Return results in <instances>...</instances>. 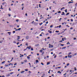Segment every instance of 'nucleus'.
Returning a JSON list of instances; mask_svg holds the SVG:
<instances>
[{
  "instance_id": "obj_11",
  "label": "nucleus",
  "mask_w": 77,
  "mask_h": 77,
  "mask_svg": "<svg viewBox=\"0 0 77 77\" xmlns=\"http://www.w3.org/2000/svg\"><path fill=\"white\" fill-rule=\"evenodd\" d=\"M66 44L67 45H68V44H69H69H70V43H69V42H68L66 43Z\"/></svg>"
},
{
  "instance_id": "obj_28",
  "label": "nucleus",
  "mask_w": 77,
  "mask_h": 77,
  "mask_svg": "<svg viewBox=\"0 0 77 77\" xmlns=\"http://www.w3.org/2000/svg\"><path fill=\"white\" fill-rule=\"evenodd\" d=\"M8 65H5V66L6 67V66H8Z\"/></svg>"
},
{
  "instance_id": "obj_12",
  "label": "nucleus",
  "mask_w": 77,
  "mask_h": 77,
  "mask_svg": "<svg viewBox=\"0 0 77 77\" xmlns=\"http://www.w3.org/2000/svg\"><path fill=\"white\" fill-rule=\"evenodd\" d=\"M65 9V7H63L61 9V11H62V10H63V9Z\"/></svg>"
},
{
  "instance_id": "obj_17",
  "label": "nucleus",
  "mask_w": 77,
  "mask_h": 77,
  "mask_svg": "<svg viewBox=\"0 0 77 77\" xmlns=\"http://www.w3.org/2000/svg\"><path fill=\"white\" fill-rule=\"evenodd\" d=\"M69 13H68L66 14V16L68 15H69Z\"/></svg>"
},
{
  "instance_id": "obj_27",
  "label": "nucleus",
  "mask_w": 77,
  "mask_h": 77,
  "mask_svg": "<svg viewBox=\"0 0 77 77\" xmlns=\"http://www.w3.org/2000/svg\"><path fill=\"white\" fill-rule=\"evenodd\" d=\"M51 7H52L51 6L50 7H49V9L50 10L51 9Z\"/></svg>"
},
{
  "instance_id": "obj_16",
  "label": "nucleus",
  "mask_w": 77,
  "mask_h": 77,
  "mask_svg": "<svg viewBox=\"0 0 77 77\" xmlns=\"http://www.w3.org/2000/svg\"><path fill=\"white\" fill-rule=\"evenodd\" d=\"M69 63H67V65H66V66H69Z\"/></svg>"
},
{
  "instance_id": "obj_13",
  "label": "nucleus",
  "mask_w": 77,
  "mask_h": 77,
  "mask_svg": "<svg viewBox=\"0 0 77 77\" xmlns=\"http://www.w3.org/2000/svg\"><path fill=\"white\" fill-rule=\"evenodd\" d=\"M42 50H41L39 51V52H41V53H42Z\"/></svg>"
},
{
  "instance_id": "obj_48",
  "label": "nucleus",
  "mask_w": 77,
  "mask_h": 77,
  "mask_svg": "<svg viewBox=\"0 0 77 77\" xmlns=\"http://www.w3.org/2000/svg\"><path fill=\"white\" fill-rule=\"evenodd\" d=\"M15 44H16V42L15 41H14L13 42Z\"/></svg>"
},
{
  "instance_id": "obj_4",
  "label": "nucleus",
  "mask_w": 77,
  "mask_h": 77,
  "mask_svg": "<svg viewBox=\"0 0 77 77\" xmlns=\"http://www.w3.org/2000/svg\"><path fill=\"white\" fill-rule=\"evenodd\" d=\"M29 36L27 35L26 36V39H29Z\"/></svg>"
},
{
  "instance_id": "obj_60",
  "label": "nucleus",
  "mask_w": 77,
  "mask_h": 77,
  "mask_svg": "<svg viewBox=\"0 0 77 77\" xmlns=\"http://www.w3.org/2000/svg\"><path fill=\"white\" fill-rule=\"evenodd\" d=\"M50 37H48L47 39H50Z\"/></svg>"
},
{
  "instance_id": "obj_7",
  "label": "nucleus",
  "mask_w": 77,
  "mask_h": 77,
  "mask_svg": "<svg viewBox=\"0 0 77 77\" xmlns=\"http://www.w3.org/2000/svg\"><path fill=\"white\" fill-rule=\"evenodd\" d=\"M68 57L71 58V57H72V55H68Z\"/></svg>"
},
{
  "instance_id": "obj_29",
  "label": "nucleus",
  "mask_w": 77,
  "mask_h": 77,
  "mask_svg": "<svg viewBox=\"0 0 77 77\" xmlns=\"http://www.w3.org/2000/svg\"><path fill=\"white\" fill-rule=\"evenodd\" d=\"M25 72V71H22L21 72V73H24Z\"/></svg>"
},
{
  "instance_id": "obj_51",
  "label": "nucleus",
  "mask_w": 77,
  "mask_h": 77,
  "mask_svg": "<svg viewBox=\"0 0 77 77\" xmlns=\"http://www.w3.org/2000/svg\"><path fill=\"white\" fill-rule=\"evenodd\" d=\"M29 65L30 66H31V64H30V63H29Z\"/></svg>"
},
{
  "instance_id": "obj_25",
  "label": "nucleus",
  "mask_w": 77,
  "mask_h": 77,
  "mask_svg": "<svg viewBox=\"0 0 77 77\" xmlns=\"http://www.w3.org/2000/svg\"><path fill=\"white\" fill-rule=\"evenodd\" d=\"M61 26V25H59V28H60V27H61V26Z\"/></svg>"
},
{
  "instance_id": "obj_35",
  "label": "nucleus",
  "mask_w": 77,
  "mask_h": 77,
  "mask_svg": "<svg viewBox=\"0 0 77 77\" xmlns=\"http://www.w3.org/2000/svg\"><path fill=\"white\" fill-rule=\"evenodd\" d=\"M62 41H64V39H63V38H62Z\"/></svg>"
},
{
  "instance_id": "obj_53",
  "label": "nucleus",
  "mask_w": 77,
  "mask_h": 77,
  "mask_svg": "<svg viewBox=\"0 0 77 77\" xmlns=\"http://www.w3.org/2000/svg\"><path fill=\"white\" fill-rule=\"evenodd\" d=\"M13 73H14L13 72H12L10 73V74H13Z\"/></svg>"
},
{
  "instance_id": "obj_64",
  "label": "nucleus",
  "mask_w": 77,
  "mask_h": 77,
  "mask_svg": "<svg viewBox=\"0 0 77 77\" xmlns=\"http://www.w3.org/2000/svg\"><path fill=\"white\" fill-rule=\"evenodd\" d=\"M75 6H77V3L75 4Z\"/></svg>"
},
{
  "instance_id": "obj_9",
  "label": "nucleus",
  "mask_w": 77,
  "mask_h": 77,
  "mask_svg": "<svg viewBox=\"0 0 77 77\" xmlns=\"http://www.w3.org/2000/svg\"><path fill=\"white\" fill-rule=\"evenodd\" d=\"M73 3V2H71L70 1L69 2H68V3Z\"/></svg>"
},
{
  "instance_id": "obj_54",
  "label": "nucleus",
  "mask_w": 77,
  "mask_h": 77,
  "mask_svg": "<svg viewBox=\"0 0 77 77\" xmlns=\"http://www.w3.org/2000/svg\"><path fill=\"white\" fill-rule=\"evenodd\" d=\"M9 10L10 11H11V8H9Z\"/></svg>"
},
{
  "instance_id": "obj_5",
  "label": "nucleus",
  "mask_w": 77,
  "mask_h": 77,
  "mask_svg": "<svg viewBox=\"0 0 77 77\" xmlns=\"http://www.w3.org/2000/svg\"><path fill=\"white\" fill-rule=\"evenodd\" d=\"M21 28H19V29H16V30H15V31H17V30H21Z\"/></svg>"
},
{
  "instance_id": "obj_38",
  "label": "nucleus",
  "mask_w": 77,
  "mask_h": 77,
  "mask_svg": "<svg viewBox=\"0 0 77 77\" xmlns=\"http://www.w3.org/2000/svg\"><path fill=\"white\" fill-rule=\"evenodd\" d=\"M26 45H28V43H26Z\"/></svg>"
},
{
  "instance_id": "obj_24",
  "label": "nucleus",
  "mask_w": 77,
  "mask_h": 77,
  "mask_svg": "<svg viewBox=\"0 0 77 77\" xmlns=\"http://www.w3.org/2000/svg\"><path fill=\"white\" fill-rule=\"evenodd\" d=\"M25 71H28V69H25Z\"/></svg>"
},
{
  "instance_id": "obj_59",
  "label": "nucleus",
  "mask_w": 77,
  "mask_h": 77,
  "mask_svg": "<svg viewBox=\"0 0 77 77\" xmlns=\"http://www.w3.org/2000/svg\"><path fill=\"white\" fill-rule=\"evenodd\" d=\"M51 47H53V45H51Z\"/></svg>"
},
{
  "instance_id": "obj_31",
  "label": "nucleus",
  "mask_w": 77,
  "mask_h": 77,
  "mask_svg": "<svg viewBox=\"0 0 77 77\" xmlns=\"http://www.w3.org/2000/svg\"><path fill=\"white\" fill-rule=\"evenodd\" d=\"M65 11L66 12H67V9L65 10Z\"/></svg>"
},
{
  "instance_id": "obj_41",
  "label": "nucleus",
  "mask_w": 77,
  "mask_h": 77,
  "mask_svg": "<svg viewBox=\"0 0 77 77\" xmlns=\"http://www.w3.org/2000/svg\"><path fill=\"white\" fill-rule=\"evenodd\" d=\"M24 62H27V60H24Z\"/></svg>"
},
{
  "instance_id": "obj_22",
  "label": "nucleus",
  "mask_w": 77,
  "mask_h": 77,
  "mask_svg": "<svg viewBox=\"0 0 77 77\" xmlns=\"http://www.w3.org/2000/svg\"><path fill=\"white\" fill-rule=\"evenodd\" d=\"M3 40H2V41H0V43H1V44H2V42H3Z\"/></svg>"
},
{
  "instance_id": "obj_36",
  "label": "nucleus",
  "mask_w": 77,
  "mask_h": 77,
  "mask_svg": "<svg viewBox=\"0 0 77 77\" xmlns=\"http://www.w3.org/2000/svg\"><path fill=\"white\" fill-rule=\"evenodd\" d=\"M44 54V52H43L42 54V55H43V54Z\"/></svg>"
},
{
  "instance_id": "obj_37",
  "label": "nucleus",
  "mask_w": 77,
  "mask_h": 77,
  "mask_svg": "<svg viewBox=\"0 0 77 77\" xmlns=\"http://www.w3.org/2000/svg\"><path fill=\"white\" fill-rule=\"evenodd\" d=\"M63 45H63V44H61L60 45V46H63Z\"/></svg>"
},
{
  "instance_id": "obj_6",
  "label": "nucleus",
  "mask_w": 77,
  "mask_h": 77,
  "mask_svg": "<svg viewBox=\"0 0 77 77\" xmlns=\"http://www.w3.org/2000/svg\"><path fill=\"white\" fill-rule=\"evenodd\" d=\"M36 62V63H39V61H38V60H37L35 61Z\"/></svg>"
},
{
  "instance_id": "obj_26",
  "label": "nucleus",
  "mask_w": 77,
  "mask_h": 77,
  "mask_svg": "<svg viewBox=\"0 0 77 77\" xmlns=\"http://www.w3.org/2000/svg\"><path fill=\"white\" fill-rule=\"evenodd\" d=\"M4 63H5V61H4L2 62V64Z\"/></svg>"
},
{
  "instance_id": "obj_30",
  "label": "nucleus",
  "mask_w": 77,
  "mask_h": 77,
  "mask_svg": "<svg viewBox=\"0 0 77 77\" xmlns=\"http://www.w3.org/2000/svg\"><path fill=\"white\" fill-rule=\"evenodd\" d=\"M55 32H57L58 33V32H59V31H58L56 30L55 31Z\"/></svg>"
},
{
  "instance_id": "obj_50",
  "label": "nucleus",
  "mask_w": 77,
  "mask_h": 77,
  "mask_svg": "<svg viewBox=\"0 0 77 77\" xmlns=\"http://www.w3.org/2000/svg\"><path fill=\"white\" fill-rule=\"evenodd\" d=\"M48 21H47L46 22V24H48Z\"/></svg>"
},
{
  "instance_id": "obj_8",
  "label": "nucleus",
  "mask_w": 77,
  "mask_h": 77,
  "mask_svg": "<svg viewBox=\"0 0 77 77\" xmlns=\"http://www.w3.org/2000/svg\"><path fill=\"white\" fill-rule=\"evenodd\" d=\"M62 14H61V15H65V13H64V12H62Z\"/></svg>"
},
{
  "instance_id": "obj_1",
  "label": "nucleus",
  "mask_w": 77,
  "mask_h": 77,
  "mask_svg": "<svg viewBox=\"0 0 77 77\" xmlns=\"http://www.w3.org/2000/svg\"><path fill=\"white\" fill-rule=\"evenodd\" d=\"M2 5H5V6L6 7V5H7V3H6V2H4L2 4Z\"/></svg>"
},
{
  "instance_id": "obj_61",
  "label": "nucleus",
  "mask_w": 77,
  "mask_h": 77,
  "mask_svg": "<svg viewBox=\"0 0 77 77\" xmlns=\"http://www.w3.org/2000/svg\"><path fill=\"white\" fill-rule=\"evenodd\" d=\"M8 16H9V17H10L11 16V14H8Z\"/></svg>"
},
{
  "instance_id": "obj_34",
  "label": "nucleus",
  "mask_w": 77,
  "mask_h": 77,
  "mask_svg": "<svg viewBox=\"0 0 77 77\" xmlns=\"http://www.w3.org/2000/svg\"><path fill=\"white\" fill-rule=\"evenodd\" d=\"M18 21H19V20L18 19L16 20V21H17V22H18Z\"/></svg>"
},
{
  "instance_id": "obj_19",
  "label": "nucleus",
  "mask_w": 77,
  "mask_h": 77,
  "mask_svg": "<svg viewBox=\"0 0 77 77\" xmlns=\"http://www.w3.org/2000/svg\"><path fill=\"white\" fill-rule=\"evenodd\" d=\"M62 20V18H60L59 19V21H61V20Z\"/></svg>"
},
{
  "instance_id": "obj_23",
  "label": "nucleus",
  "mask_w": 77,
  "mask_h": 77,
  "mask_svg": "<svg viewBox=\"0 0 77 77\" xmlns=\"http://www.w3.org/2000/svg\"><path fill=\"white\" fill-rule=\"evenodd\" d=\"M74 69H75V71H76V70H77V69H76V67H74Z\"/></svg>"
},
{
  "instance_id": "obj_39",
  "label": "nucleus",
  "mask_w": 77,
  "mask_h": 77,
  "mask_svg": "<svg viewBox=\"0 0 77 77\" xmlns=\"http://www.w3.org/2000/svg\"><path fill=\"white\" fill-rule=\"evenodd\" d=\"M50 27L51 28V27H53V26L52 25H51L50 26Z\"/></svg>"
},
{
  "instance_id": "obj_55",
  "label": "nucleus",
  "mask_w": 77,
  "mask_h": 77,
  "mask_svg": "<svg viewBox=\"0 0 77 77\" xmlns=\"http://www.w3.org/2000/svg\"><path fill=\"white\" fill-rule=\"evenodd\" d=\"M66 73H65V74H63V75H66Z\"/></svg>"
},
{
  "instance_id": "obj_58",
  "label": "nucleus",
  "mask_w": 77,
  "mask_h": 77,
  "mask_svg": "<svg viewBox=\"0 0 77 77\" xmlns=\"http://www.w3.org/2000/svg\"><path fill=\"white\" fill-rule=\"evenodd\" d=\"M59 42H62V41L61 40Z\"/></svg>"
},
{
  "instance_id": "obj_15",
  "label": "nucleus",
  "mask_w": 77,
  "mask_h": 77,
  "mask_svg": "<svg viewBox=\"0 0 77 77\" xmlns=\"http://www.w3.org/2000/svg\"><path fill=\"white\" fill-rule=\"evenodd\" d=\"M8 34H9V35H11V33L10 32H8Z\"/></svg>"
},
{
  "instance_id": "obj_2",
  "label": "nucleus",
  "mask_w": 77,
  "mask_h": 77,
  "mask_svg": "<svg viewBox=\"0 0 77 77\" xmlns=\"http://www.w3.org/2000/svg\"><path fill=\"white\" fill-rule=\"evenodd\" d=\"M31 48V46H29H29H28L26 47V48L28 49V50H30V49Z\"/></svg>"
},
{
  "instance_id": "obj_43",
  "label": "nucleus",
  "mask_w": 77,
  "mask_h": 77,
  "mask_svg": "<svg viewBox=\"0 0 77 77\" xmlns=\"http://www.w3.org/2000/svg\"><path fill=\"white\" fill-rule=\"evenodd\" d=\"M58 13H61V11H58Z\"/></svg>"
},
{
  "instance_id": "obj_49",
  "label": "nucleus",
  "mask_w": 77,
  "mask_h": 77,
  "mask_svg": "<svg viewBox=\"0 0 77 77\" xmlns=\"http://www.w3.org/2000/svg\"><path fill=\"white\" fill-rule=\"evenodd\" d=\"M41 64L42 65H44V63H42V62L41 63Z\"/></svg>"
},
{
  "instance_id": "obj_45",
  "label": "nucleus",
  "mask_w": 77,
  "mask_h": 77,
  "mask_svg": "<svg viewBox=\"0 0 77 77\" xmlns=\"http://www.w3.org/2000/svg\"><path fill=\"white\" fill-rule=\"evenodd\" d=\"M10 74H8V75H7V76H10Z\"/></svg>"
},
{
  "instance_id": "obj_3",
  "label": "nucleus",
  "mask_w": 77,
  "mask_h": 77,
  "mask_svg": "<svg viewBox=\"0 0 77 77\" xmlns=\"http://www.w3.org/2000/svg\"><path fill=\"white\" fill-rule=\"evenodd\" d=\"M31 56H32V55H29L28 57H27V59H30V57H29Z\"/></svg>"
},
{
  "instance_id": "obj_47",
  "label": "nucleus",
  "mask_w": 77,
  "mask_h": 77,
  "mask_svg": "<svg viewBox=\"0 0 77 77\" xmlns=\"http://www.w3.org/2000/svg\"><path fill=\"white\" fill-rule=\"evenodd\" d=\"M39 8H41V4H39Z\"/></svg>"
},
{
  "instance_id": "obj_14",
  "label": "nucleus",
  "mask_w": 77,
  "mask_h": 77,
  "mask_svg": "<svg viewBox=\"0 0 77 77\" xmlns=\"http://www.w3.org/2000/svg\"><path fill=\"white\" fill-rule=\"evenodd\" d=\"M50 63V62H48L47 63V65H49Z\"/></svg>"
},
{
  "instance_id": "obj_44",
  "label": "nucleus",
  "mask_w": 77,
  "mask_h": 77,
  "mask_svg": "<svg viewBox=\"0 0 77 77\" xmlns=\"http://www.w3.org/2000/svg\"><path fill=\"white\" fill-rule=\"evenodd\" d=\"M11 65H12V63H10L9 64V66Z\"/></svg>"
},
{
  "instance_id": "obj_33",
  "label": "nucleus",
  "mask_w": 77,
  "mask_h": 77,
  "mask_svg": "<svg viewBox=\"0 0 77 77\" xmlns=\"http://www.w3.org/2000/svg\"><path fill=\"white\" fill-rule=\"evenodd\" d=\"M71 54V53L70 52L68 54V55H70V54Z\"/></svg>"
},
{
  "instance_id": "obj_42",
  "label": "nucleus",
  "mask_w": 77,
  "mask_h": 77,
  "mask_svg": "<svg viewBox=\"0 0 77 77\" xmlns=\"http://www.w3.org/2000/svg\"><path fill=\"white\" fill-rule=\"evenodd\" d=\"M52 33V32L51 31L49 32V33Z\"/></svg>"
},
{
  "instance_id": "obj_18",
  "label": "nucleus",
  "mask_w": 77,
  "mask_h": 77,
  "mask_svg": "<svg viewBox=\"0 0 77 77\" xmlns=\"http://www.w3.org/2000/svg\"><path fill=\"white\" fill-rule=\"evenodd\" d=\"M43 24V23H40L39 24L40 26H41V25H42V24Z\"/></svg>"
},
{
  "instance_id": "obj_62",
  "label": "nucleus",
  "mask_w": 77,
  "mask_h": 77,
  "mask_svg": "<svg viewBox=\"0 0 77 77\" xmlns=\"http://www.w3.org/2000/svg\"><path fill=\"white\" fill-rule=\"evenodd\" d=\"M71 21H73V20H72V19H71Z\"/></svg>"
},
{
  "instance_id": "obj_63",
  "label": "nucleus",
  "mask_w": 77,
  "mask_h": 77,
  "mask_svg": "<svg viewBox=\"0 0 77 77\" xmlns=\"http://www.w3.org/2000/svg\"><path fill=\"white\" fill-rule=\"evenodd\" d=\"M76 39V38H74V40H75V39Z\"/></svg>"
},
{
  "instance_id": "obj_57",
  "label": "nucleus",
  "mask_w": 77,
  "mask_h": 77,
  "mask_svg": "<svg viewBox=\"0 0 77 77\" xmlns=\"http://www.w3.org/2000/svg\"><path fill=\"white\" fill-rule=\"evenodd\" d=\"M64 24H66V22H64Z\"/></svg>"
},
{
  "instance_id": "obj_46",
  "label": "nucleus",
  "mask_w": 77,
  "mask_h": 77,
  "mask_svg": "<svg viewBox=\"0 0 77 77\" xmlns=\"http://www.w3.org/2000/svg\"><path fill=\"white\" fill-rule=\"evenodd\" d=\"M43 30H44V31H45V29H42L41 30L42 31H43Z\"/></svg>"
},
{
  "instance_id": "obj_21",
  "label": "nucleus",
  "mask_w": 77,
  "mask_h": 77,
  "mask_svg": "<svg viewBox=\"0 0 77 77\" xmlns=\"http://www.w3.org/2000/svg\"><path fill=\"white\" fill-rule=\"evenodd\" d=\"M65 48H66V47H64L62 48V49H65Z\"/></svg>"
},
{
  "instance_id": "obj_52",
  "label": "nucleus",
  "mask_w": 77,
  "mask_h": 77,
  "mask_svg": "<svg viewBox=\"0 0 77 77\" xmlns=\"http://www.w3.org/2000/svg\"><path fill=\"white\" fill-rule=\"evenodd\" d=\"M13 33H15V31H13Z\"/></svg>"
},
{
  "instance_id": "obj_20",
  "label": "nucleus",
  "mask_w": 77,
  "mask_h": 77,
  "mask_svg": "<svg viewBox=\"0 0 77 77\" xmlns=\"http://www.w3.org/2000/svg\"><path fill=\"white\" fill-rule=\"evenodd\" d=\"M0 77H5V76L4 75H3L2 76H0Z\"/></svg>"
},
{
  "instance_id": "obj_56",
  "label": "nucleus",
  "mask_w": 77,
  "mask_h": 77,
  "mask_svg": "<svg viewBox=\"0 0 77 77\" xmlns=\"http://www.w3.org/2000/svg\"><path fill=\"white\" fill-rule=\"evenodd\" d=\"M19 39H20V37H19L17 39V40H18Z\"/></svg>"
},
{
  "instance_id": "obj_10",
  "label": "nucleus",
  "mask_w": 77,
  "mask_h": 77,
  "mask_svg": "<svg viewBox=\"0 0 77 77\" xmlns=\"http://www.w3.org/2000/svg\"><path fill=\"white\" fill-rule=\"evenodd\" d=\"M57 73H60V74H61V73H62V72H60V71H58L57 72Z\"/></svg>"
},
{
  "instance_id": "obj_32",
  "label": "nucleus",
  "mask_w": 77,
  "mask_h": 77,
  "mask_svg": "<svg viewBox=\"0 0 77 77\" xmlns=\"http://www.w3.org/2000/svg\"><path fill=\"white\" fill-rule=\"evenodd\" d=\"M57 57V55H55L54 57V59H56V57Z\"/></svg>"
},
{
  "instance_id": "obj_40",
  "label": "nucleus",
  "mask_w": 77,
  "mask_h": 77,
  "mask_svg": "<svg viewBox=\"0 0 77 77\" xmlns=\"http://www.w3.org/2000/svg\"><path fill=\"white\" fill-rule=\"evenodd\" d=\"M31 50H32V51L33 50V48H31Z\"/></svg>"
}]
</instances>
